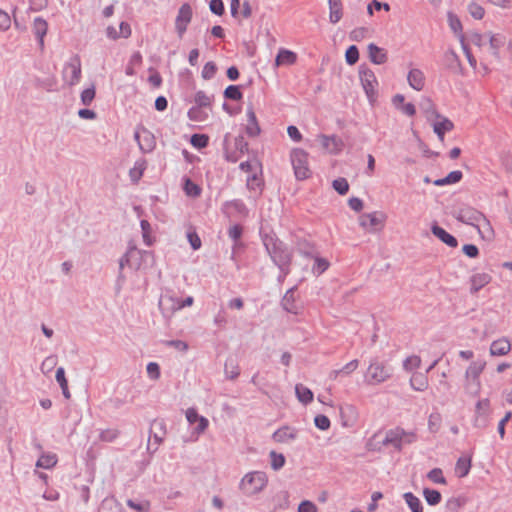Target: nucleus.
I'll list each match as a JSON object with an SVG mask.
<instances>
[{
    "instance_id": "31",
    "label": "nucleus",
    "mask_w": 512,
    "mask_h": 512,
    "mask_svg": "<svg viewBox=\"0 0 512 512\" xmlns=\"http://www.w3.org/2000/svg\"><path fill=\"white\" fill-rule=\"evenodd\" d=\"M453 128V123L445 117H442L439 121L433 124V130L439 137L440 141H444L445 133L451 131Z\"/></svg>"
},
{
    "instance_id": "22",
    "label": "nucleus",
    "mask_w": 512,
    "mask_h": 512,
    "mask_svg": "<svg viewBox=\"0 0 512 512\" xmlns=\"http://www.w3.org/2000/svg\"><path fill=\"white\" fill-rule=\"evenodd\" d=\"M297 61V54L288 49H280L276 58H275V66H290L295 64Z\"/></svg>"
},
{
    "instance_id": "33",
    "label": "nucleus",
    "mask_w": 512,
    "mask_h": 512,
    "mask_svg": "<svg viewBox=\"0 0 512 512\" xmlns=\"http://www.w3.org/2000/svg\"><path fill=\"white\" fill-rule=\"evenodd\" d=\"M471 469V458L470 457H460L455 465V474L459 478H463L468 475Z\"/></svg>"
},
{
    "instance_id": "21",
    "label": "nucleus",
    "mask_w": 512,
    "mask_h": 512,
    "mask_svg": "<svg viewBox=\"0 0 512 512\" xmlns=\"http://www.w3.org/2000/svg\"><path fill=\"white\" fill-rule=\"evenodd\" d=\"M492 277L485 272L475 273L470 277V291L471 293H477L483 287L491 282Z\"/></svg>"
},
{
    "instance_id": "63",
    "label": "nucleus",
    "mask_w": 512,
    "mask_h": 512,
    "mask_svg": "<svg viewBox=\"0 0 512 512\" xmlns=\"http://www.w3.org/2000/svg\"><path fill=\"white\" fill-rule=\"evenodd\" d=\"M57 364V358L55 355L48 356L42 363V371L48 373Z\"/></svg>"
},
{
    "instance_id": "38",
    "label": "nucleus",
    "mask_w": 512,
    "mask_h": 512,
    "mask_svg": "<svg viewBox=\"0 0 512 512\" xmlns=\"http://www.w3.org/2000/svg\"><path fill=\"white\" fill-rule=\"evenodd\" d=\"M146 169V162L144 160H138L135 162L134 166L130 169L129 175L132 181L135 183L140 180L144 171Z\"/></svg>"
},
{
    "instance_id": "10",
    "label": "nucleus",
    "mask_w": 512,
    "mask_h": 512,
    "mask_svg": "<svg viewBox=\"0 0 512 512\" xmlns=\"http://www.w3.org/2000/svg\"><path fill=\"white\" fill-rule=\"evenodd\" d=\"M81 60L80 57L74 55L64 66L62 75L63 80L70 86L76 85L81 79Z\"/></svg>"
},
{
    "instance_id": "48",
    "label": "nucleus",
    "mask_w": 512,
    "mask_h": 512,
    "mask_svg": "<svg viewBox=\"0 0 512 512\" xmlns=\"http://www.w3.org/2000/svg\"><path fill=\"white\" fill-rule=\"evenodd\" d=\"M427 477L430 481L436 484H446V479L443 476V472L440 468H434L432 469L428 474Z\"/></svg>"
},
{
    "instance_id": "54",
    "label": "nucleus",
    "mask_w": 512,
    "mask_h": 512,
    "mask_svg": "<svg viewBox=\"0 0 512 512\" xmlns=\"http://www.w3.org/2000/svg\"><path fill=\"white\" fill-rule=\"evenodd\" d=\"M442 418L439 413H433L429 416L428 427L430 431L437 432L441 426Z\"/></svg>"
},
{
    "instance_id": "2",
    "label": "nucleus",
    "mask_w": 512,
    "mask_h": 512,
    "mask_svg": "<svg viewBox=\"0 0 512 512\" xmlns=\"http://www.w3.org/2000/svg\"><path fill=\"white\" fill-rule=\"evenodd\" d=\"M264 244L273 261L279 267L283 268L290 263L291 253L281 241L272 237H267L264 240Z\"/></svg>"
},
{
    "instance_id": "30",
    "label": "nucleus",
    "mask_w": 512,
    "mask_h": 512,
    "mask_svg": "<svg viewBox=\"0 0 512 512\" xmlns=\"http://www.w3.org/2000/svg\"><path fill=\"white\" fill-rule=\"evenodd\" d=\"M33 31L42 47L44 45V37L48 31V23L41 17H36L33 22Z\"/></svg>"
},
{
    "instance_id": "14",
    "label": "nucleus",
    "mask_w": 512,
    "mask_h": 512,
    "mask_svg": "<svg viewBox=\"0 0 512 512\" xmlns=\"http://www.w3.org/2000/svg\"><path fill=\"white\" fill-rule=\"evenodd\" d=\"M134 136L141 151L147 153L154 149L156 145L155 137L148 129L139 127L136 129Z\"/></svg>"
},
{
    "instance_id": "11",
    "label": "nucleus",
    "mask_w": 512,
    "mask_h": 512,
    "mask_svg": "<svg viewBox=\"0 0 512 512\" xmlns=\"http://www.w3.org/2000/svg\"><path fill=\"white\" fill-rule=\"evenodd\" d=\"M416 440V434L413 432H406L401 428L389 430L383 440L384 444H391L400 448L404 444H410Z\"/></svg>"
},
{
    "instance_id": "35",
    "label": "nucleus",
    "mask_w": 512,
    "mask_h": 512,
    "mask_svg": "<svg viewBox=\"0 0 512 512\" xmlns=\"http://www.w3.org/2000/svg\"><path fill=\"white\" fill-rule=\"evenodd\" d=\"M462 172L459 170L450 172L446 177L437 179L433 183L436 186H444V185H450L455 184L459 182L462 179Z\"/></svg>"
},
{
    "instance_id": "41",
    "label": "nucleus",
    "mask_w": 512,
    "mask_h": 512,
    "mask_svg": "<svg viewBox=\"0 0 512 512\" xmlns=\"http://www.w3.org/2000/svg\"><path fill=\"white\" fill-rule=\"evenodd\" d=\"M423 496L429 505H437L441 501V494L434 489H424Z\"/></svg>"
},
{
    "instance_id": "52",
    "label": "nucleus",
    "mask_w": 512,
    "mask_h": 512,
    "mask_svg": "<svg viewBox=\"0 0 512 512\" xmlns=\"http://www.w3.org/2000/svg\"><path fill=\"white\" fill-rule=\"evenodd\" d=\"M270 458H271V467L274 470H279L285 464V457L282 454L276 453L275 451H272L270 453Z\"/></svg>"
},
{
    "instance_id": "37",
    "label": "nucleus",
    "mask_w": 512,
    "mask_h": 512,
    "mask_svg": "<svg viewBox=\"0 0 512 512\" xmlns=\"http://www.w3.org/2000/svg\"><path fill=\"white\" fill-rule=\"evenodd\" d=\"M55 378H56V381L59 383V385L61 387V390H62V393H63L64 397L66 399H70L71 394H70V391L68 389V382H67V379L65 377V370H64L63 367H59L56 370Z\"/></svg>"
},
{
    "instance_id": "57",
    "label": "nucleus",
    "mask_w": 512,
    "mask_h": 512,
    "mask_svg": "<svg viewBox=\"0 0 512 512\" xmlns=\"http://www.w3.org/2000/svg\"><path fill=\"white\" fill-rule=\"evenodd\" d=\"M314 423L317 428H319L320 430H323V431L329 429L330 425H331L329 418L322 414L317 415L315 417Z\"/></svg>"
},
{
    "instance_id": "7",
    "label": "nucleus",
    "mask_w": 512,
    "mask_h": 512,
    "mask_svg": "<svg viewBox=\"0 0 512 512\" xmlns=\"http://www.w3.org/2000/svg\"><path fill=\"white\" fill-rule=\"evenodd\" d=\"M361 85L365 91L370 104H375L378 98V80L371 69H363L360 71Z\"/></svg>"
},
{
    "instance_id": "20",
    "label": "nucleus",
    "mask_w": 512,
    "mask_h": 512,
    "mask_svg": "<svg viewBox=\"0 0 512 512\" xmlns=\"http://www.w3.org/2000/svg\"><path fill=\"white\" fill-rule=\"evenodd\" d=\"M393 106L403 114L412 117L416 114V108L412 103H406L402 94H396L392 97Z\"/></svg>"
},
{
    "instance_id": "53",
    "label": "nucleus",
    "mask_w": 512,
    "mask_h": 512,
    "mask_svg": "<svg viewBox=\"0 0 512 512\" xmlns=\"http://www.w3.org/2000/svg\"><path fill=\"white\" fill-rule=\"evenodd\" d=\"M490 412V401L488 399L479 400L476 404L477 416H487Z\"/></svg>"
},
{
    "instance_id": "12",
    "label": "nucleus",
    "mask_w": 512,
    "mask_h": 512,
    "mask_svg": "<svg viewBox=\"0 0 512 512\" xmlns=\"http://www.w3.org/2000/svg\"><path fill=\"white\" fill-rule=\"evenodd\" d=\"M193 16V11L188 3L183 4L175 18V29L179 38L185 34Z\"/></svg>"
},
{
    "instance_id": "49",
    "label": "nucleus",
    "mask_w": 512,
    "mask_h": 512,
    "mask_svg": "<svg viewBox=\"0 0 512 512\" xmlns=\"http://www.w3.org/2000/svg\"><path fill=\"white\" fill-rule=\"evenodd\" d=\"M484 364L483 363H474L471 365L466 372L467 378L472 379L473 381L478 380V376L483 371Z\"/></svg>"
},
{
    "instance_id": "58",
    "label": "nucleus",
    "mask_w": 512,
    "mask_h": 512,
    "mask_svg": "<svg viewBox=\"0 0 512 512\" xmlns=\"http://www.w3.org/2000/svg\"><path fill=\"white\" fill-rule=\"evenodd\" d=\"M189 119L192 121H204L207 119V114L200 108H192L188 112Z\"/></svg>"
},
{
    "instance_id": "8",
    "label": "nucleus",
    "mask_w": 512,
    "mask_h": 512,
    "mask_svg": "<svg viewBox=\"0 0 512 512\" xmlns=\"http://www.w3.org/2000/svg\"><path fill=\"white\" fill-rule=\"evenodd\" d=\"M193 303L194 299L191 296H188L184 300L173 296H164L160 299L159 307L164 315L171 316L184 307L192 306Z\"/></svg>"
},
{
    "instance_id": "24",
    "label": "nucleus",
    "mask_w": 512,
    "mask_h": 512,
    "mask_svg": "<svg viewBox=\"0 0 512 512\" xmlns=\"http://www.w3.org/2000/svg\"><path fill=\"white\" fill-rule=\"evenodd\" d=\"M247 116V124H246V133L251 137H256L260 134L261 128L258 123L256 114L253 108H248L246 112Z\"/></svg>"
},
{
    "instance_id": "61",
    "label": "nucleus",
    "mask_w": 512,
    "mask_h": 512,
    "mask_svg": "<svg viewBox=\"0 0 512 512\" xmlns=\"http://www.w3.org/2000/svg\"><path fill=\"white\" fill-rule=\"evenodd\" d=\"M368 30L364 27L355 28L350 33V38L354 41H361L366 38Z\"/></svg>"
},
{
    "instance_id": "34",
    "label": "nucleus",
    "mask_w": 512,
    "mask_h": 512,
    "mask_svg": "<svg viewBox=\"0 0 512 512\" xmlns=\"http://www.w3.org/2000/svg\"><path fill=\"white\" fill-rule=\"evenodd\" d=\"M58 458L54 453H46L40 456L36 466L44 469H51L57 464Z\"/></svg>"
},
{
    "instance_id": "50",
    "label": "nucleus",
    "mask_w": 512,
    "mask_h": 512,
    "mask_svg": "<svg viewBox=\"0 0 512 512\" xmlns=\"http://www.w3.org/2000/svg\"><path fill=\"white\" fill-rule=\"evenodd\" d=\"M224 96L227 99L238 101L242 98V93L238 86L230 85L225 89Z\"/></svg>"
},
{
    "instance_id": "4",
    "label": "nucleus",
    "mask_w": 512,
    "mask_h": 512,
    "mask_svg": "<svg viewBox=\"0 0 512 512\" xmlns=\"http://www.w3.org/2000/svg\"><path fill=\"white\" fill-rule=\"evenodd\" d=\"M290 159L295 177L298 180H305L311 176L308 153L306 151L300 148H295L291 151Z\"/></svg>"
},
{
    "instance_id": "56",
    "label": "nucleus",
    "mask_w": 512,
    "mask_h": 512,
    "mask_svg": "<svg viewBox=\"0 0 512 512\" xmlns=\"http://www.w3.org/2000/svg\"><path fill=\"white\" fill-rule=\"evenodd\" d=\"M95 98V87L91 86L81 93V101L84 105H90Z\"/></svg>"
},
{
    "instance_id": "43",
    "label": "nucleus",
    "mask_w": 512,
    "mask_h": 512,
    "mask_svg": "<svg viewBox=\"0 0 512 512\" xmlns=\"http://www.w3.org/2000/svg\"><path fill=\"white\" fill-rule=\"evenodd\" d=\"M142 237L143 241L147 246H151L154 242V239L151 235V225L147 220H142L141 223Z\"/></svg>"
},
{
    "instance_id": "16",
    "label": "nucleus",
    "mask_w": 512,
    "mask_h": 512,
    "mask_svg": "<svg viewBox=\"0 0 512 512\" xmlns=\"http://www.w3.org/2000/svg\"><path fill=\"white\" fill-rule=\"evenodd\" d=\"M436 360L422 362L418 354H411L404 361V367L407 370H418V372H428L435 365Z\"/></svg>"
},
{
    "instance_id": "3",
    "label": "nucleus",
    "mask_w": 512,
    "mask_h": 512,
    "mask_svg": "<svg viewBox=\"0 0 512 512\" xmlns=\"http://www.w3.org/2000/svg\"><path fill=\"white\" fill-rule=\"evenodd\" d=\"M387 215L382 211H373L363 213L359 216L358 222L360 227L367 233H378L385 227Z\"/></svg>"
},
{
    "instance_id": "51",
    "label": "nucleus",
    "mask_w": 512,
    "mask_h": 512,
    "mask_svg": "<svg viewBox=\"0 0 512 512\" xmlns=\"http://www.w3.org/2000/svg\"><path fill=\"white\" fill-rule=\"evenodd\" d=\"M346 62L354 65L359 60V51L355 45L350 46L345 53Z\"/></svg>"
},
{
    "instance_id": "36",
    "label": "nucleus",
    "mask_w": 512,
    "mask_h": 512,
    "mask_svg": "<svg viewBox=\"0 0 512 512\" xmlns=\"http://www.w3.org/2000/svg\"><path fill=\"white\" fill-rule=\"evenodd\" d=\"M423 372L414 373L410 379L411 386L417 391H423L428 386L427 378Z\"/></svg>"
},
{
    "instance_id": "19",
    "label": "nucleus",
    "mask_w": 512,
    "mask_h": 512,
    "mask_svg": "<svg viewBox=\"0 0 512 512\" xmlns=\"http://www.w3.org/2000/svg\"><path fill=\"white\" fill-rule=\"evenodd\" d=\"M132 29L129 23L121 22L119 29L114 26H108L106 28V35L111 40H117L119 38H129L131 36Z\"/></svg>"
},
{
    "instance_id": "18",
    "label": "nucleus",
    "mask_w": 512,
    "mask_h": 512,
    "mask_svg": "<svg viewBox=\"0 0 512 512\" xmlns=\"http://www.w3.org/2000/svg\"><path fill=\"white\" fill-rule=\"evenodd\" d=\"M482 215L483 213L474 208H466L461 209L457 213L456 219L462 223L475 227L476 223L479 222V219H482Z\"/></svg>"
},
{
    "instance_id": "25",
    "label": "nucleus",
    "mask_w": 512,
    "mask_h": 512,
    "mask_svg": "<svg viewBox=\"0 0 512 512\" xmlns=\"http://www.w3.org/2000/svg\"><path fill=\"white\" fill-rule=\"evenodd\" d=\"M368 55L370 61L377 65L384 64L388 59L385 49L373 43L368 45Z\"/></svg>"
},
{
    "instance_id": "64",
    "label": "nucleus",
    "mask_w": 512,
    "mask_h": 512,
    "mask_svg": "<svg viewBox=\"0 0 512 512\" xmlns=\"http://www.w3.org/2000/svg\"><path fill=\"white\" fill-rule=\"evenodd\" d=\"M298 512H318V509L314 503L305 500L299 504Z\"/></svg>"
},
{
    "instance_id": "28",
    "label": "nucleus",
    "mask_w": 512,
    "mask_h": 512,
    "mask_svg": "<svg viewBox=\"0 0 512 512\" xmlns=\"http://www.w3.org/2000/svg\"><path fill=\"white\" fill-rule=\"evenodd\" d=\"M297 432L290 427H282L273 434V440L278 443H287L296 438Z\"/></svg>"
},
{
    "instance_id": "40",
    "label": "nucleus",
    "mask_w": 512,
    "mask_h": 512,
    "mask_svg": "<svg viewBox=\"0 0 512 512\" xmlns=\"http://www.w3.org/2000/svg\"><path fill=\"white\" fill-rule=\"evenodd\" d=\"M126 504L129 508L135 510L136 512H150L151 504L148 500L135 501L128 499Z\"/></svg>"
},
{
    "instance_id": "13",
    "label": "nucleus",
    "mask_w": 512,
    "mask_h": 512,
    "mask_svg": "<svg viewBox=\"0 0 512 512\" xmlns=\"http://www.w3.org/2000/svg\"><path fill=\"white\" fill-rule=\"evenodd\" d=\"M390 376V370L379 363H372L366 372L365 378L369 384H379Z\"/></svg>"
},
{
    "instance_id": "1",
    "label": "nucleus",
    "mask_w": 512,
    "mask_h": 512,
    "mask_svg": "<svg viewBox=\"0 0 512 512\" xmlns=\"http://www.w3.org/2000/svg\"><path fill=\"white\" fill-rule=\"evenodd\" d=\"M470 41L483 55L497 57L499 49L505 43V37L500 33H473L470 36Z\"/></svg>"
},
{
    "instance_id": "26",
    "label": "nucleus",
    "mask_w": 512,
    "mask_h": 512,
    "mask_svg": "<svg viewBox=\"0 0 512 512\" xmlns=\"http://www.w3.org/2000/svg\"><path fill=\"white\" fill-rule=\"evenodd\" d=\"M408 83L409 85L417 90L421 91L425 85V76L424 73L419 69H411L408 73Z\"/></svg>"
},
{
    "instance_id": "5",
    "label": "nucleus",
    "mask_w": 512,
    "mask_h": 512,
    "mask_svg": "<svg viewBox=\"0 0 512 512\" xmlns=\"http://www.w3.org/2000/svg\"><path fill=\"white\" fill-rule=\"evenodd\" d=\"M239 167L243 172L251 173L246 180L247 188L256 194H260L263 188V180L261 178V169L259 164L256 161H246L242 162Z\"/></svg>"
},
{
    "instance_id": "46",
    "label": "nucleus",
    "mask_w": 512,
    "mask_h": 512,
    "mask_svg": "<svg viewBox=\"0 0 512 512\" xmlns=\"http://www.w3.org/2000/svg\"><path fill=\"white\" fill-rule=\"evenodd\" d=\"M468 12L476 20H481L485 15L484 8L476 2H471L468 5Z\"/></svg>"
},
{
    "instance_id": "62",
    "label": "nucleus",
    "mask_w": 512,
    "mask_h": 512,
    "mask_svg": "<svg viewBox=\"0 0 512 512\" xmlns=\"http://www.w3.org/2000/svg\"><path fill=\"white\" fill-rule=\"evenodd\" d=\"M445 59L451 67H458L460 65L459 57L454 50H448L445 53Z\"/></svg>"
},
{
    "instance_id": "59",
    "label": "nucleus",
    "mask_w": 512,
    "mask_h": 512,
    "mask_svg": "<svg viewBox=\"0 0 512 512\" xmlns=\"http://www.w3.org/2000/svg\"><path fill=\"white\" fill-rule=\"evenodd\" d=\"M329 267V262L324 258H316L315 264L313 267L314 272L317 274H322L325 272Z\"/></svg>"
},
{
    "instance_id": "29",
    "label": "nucleus",
    "mask_w": 512,
    "mask_h": 512,
    "mask_svg": "<svg viewBox=\"0 0 512 512\" xmlns=\"http://www.w3.org/2000/svg\"><path fill=\"white\" fill-rule=\"evenodd\" d=\"M432 233L449 247H457V239L449 234L445 229L435 225L432 227Z\"/></svg>"
},
{
    "instance_id": "55",
    "label": "nucleus",
    "mask_w": 512,
    "mask_h": 512,
    "mask_svg": "<svg viewBox=\"0 0 512 512\" xmlns=\"http://www.w3.org/2000/svg\"><path fill=\"white\" fill-rule=\"evenodd\" d=\"M333 188L341 195H345L349 190V184L345 178H338L333 181Z\"/></svg>"
},
{
    "instance_id": "47",
    "label": "nucleus",
    "mask_w": 512,
    "mask_h": 512,
    "mask_svg": "<svg viewBox=\"0 0 512 512\" xmlns=\"http://www.w3.org/2000/svg\"><path fill=\"white\" fill-rule=\"evenodd\" d=\"M184 191L190 197H198L201 194V188L190 179H186Z\"/></svg>"
},
{
    "instance_id": "44",
    "label": "nucleus",
    "mask_w": 512,
    "mask_h": 512,
    "mask_svg": "<svg viewBox=\"0 0 512 512\" xmlns=\"http://www.w3.org/2000/svg\"><path fill=\"white\" fill-rule=\"evenodd\" d=\"M225 373H226L227 377L230 379H234L239 375V373H240L239 366L234 359H229L226 361Z\"/></svg>"
},
{
    "instance_id": "32",
    "label": "nucleus",
    "mask_w": 512,
    "mask_h": 512,
    "mask_svg": "<svg viewBox=\"0 0 512 512\" xmlns=\"http://www.w3.org/2000/svg\"><path fill=\"white\" fill-rule=\"evenodd\" d=\"M295 393L297 399L303 404H309L313 401L314 395L313 392L306 386L302 384H297L295 386Z\"/></svg>"
},
{
    "instance_id": "23",
    "label": "nucleus",
    "mask_w": 512,
    "mask_h": 512,
    "mask_svg": "<svg viewBox=\"0 0 512 512\" xmlns=\"http://www.w3.org/2000/svg\"><path fill=\"white\" fill-rule=\"evenodd\" d=\"M475 228L482 239L492 240L494 238L495 233L493 227L484 214L482 215V219H479V222L476 223Z\"/></svg>"
},
{
    "instance_id": "17",
    "label": "nucleus",
    "mask_w": 512,
    "mask_h": 512,
    "mask_svg": "<svg viewBox=\"0 0 512 512\" xmlns=\"http://www.w3.org/2000/svg\"><path fill=\"white\" fill-rule=\"evenodd\" d=\"M186 419L190 425L197 424L195 428V432L197 435L202 434L205 432V430L208 428L209 421L204 416H201L198 414L196 409L194 408H188L186 410Z\"/></svg>"
},
{
    "instance_id": "6",
    "label": "nucleus",
    "mask_w": 512,
    "mask_h": 512,
    "mask_svg": "<svg viewBox=\"0 0 512 512\" xmlns=\"http://www.w3.org/2000/svg\"><path fill=\"white\" fill-rule=\"evenodd\" d=\"M267 484V476L264 472L256 471L246 474L241 481V489L245 494L253 495Z\"/></svg>"
},
{
    "instance_id": "60",
    "label": "nucleus",
    "mask_w": 512,
    "mask_h": 512,
    "mask_svg": "<svg viewBox=\"0 0 512 512\" xmlns=\"http://www.w3.org/2000/svg\"><path fill=\"white\" fill-rule=\"evenodd\" d=\"M216 73V65L213 62H207L202 69V77L211 79Z\"/></svg>"
},
{
    "instance_id": "9",
    "label": "nucleus",
    "mask_w": 512,
    "mask_h": 512,
    "mask_svg": "<svg viewBox=\"0 0 512 512\" xmlns=\"http://www.w3.org/2000/svg\"><path fill=\"white\" fill-rule=\"evenodd\" d=\"M448 24H449V27L450 29L459 37L460 39V42H461V46H462V49L467 57V60L470 64V66L473 68V69H476L477 67V60L476 58L472 55L470 49L467 47V45L465 44V39H464V36L462 34V30H463V27H462V23L460 21V19L453 13H448Z\"/></svg>"
},
{
    "instance_id": "39",
    "label": "nucleus",
    "mask_w": 512,
    "mask_h": 512,
    "mask_svg": "<svg viewBox=\"0 0 512 512\" xmlns=\"http://www.w3.org/2000/svg\"><path fill=\"white\" fill-rule=\"evenodd\" d=\"M403 497H404L407 505L413 512H422L423 511V506H422L420 499L418 497H416L413 493L407 492L404 494Z\"/></svg>"
},
{
    "instance_id": "45",
    "label": "nucleus",
    "mask_w": 512,
    "mask_h": 512,
    "mask_svg": "<svg viewBox=\"0 0 512 512\" xmlns=\"http://www.w3.org/2000/svg\"><path fill=\"white\" fill-rule=\"evenodd\" d=\"M190 143L193 147L202 149L209 143V137L205 134H194L191 137Z\"/></svg>"
},
{
    "instance_id": "42",
    "label": "nucleus",
    "mask_w": 512,
    "mask_h": 512,
    "mask_svg": "<svg viewBox=\"0 0 512 512\" xmlns=\"http://www.w3.org/2000/svg\"><path fill=\"white\" fill-rule=\"evenodd\" d=\"M511 349L510 342L506 338H500L491 344L490 352H509Z\"/></svg>"
},
{
    "instance_id": "27",
    "label": "nucleus",
    "mask_w": 512,
    "mask_h": 512,
    "mask_svg": "<svg viewBox=\"0 0 512 512\" xmlns=\"http://www.w3.org/2000/svg\"><path fill=\"white\" fill-rule=\"evenodd\" d=\"M329 21L332 24L338 23L343 17V6L341 0H328Z\"/></svg>"
},
{
    "instance_id": "15",
    "label": "nucleus",
    "mask_w": 512,
    "mask_h": 512,
    "mask_svg": "<svg viewBox=\"0 0 512 512\" xmlns=\"http://www.w3.org/2000/svg\"><path fill=\"white\" fill-rule=\"evenodd\" d=\"M321 147L330 154H338L344 147V142L336 135L328 136L321 134L317 137Z\"/></svg>"
}]
</instances>
